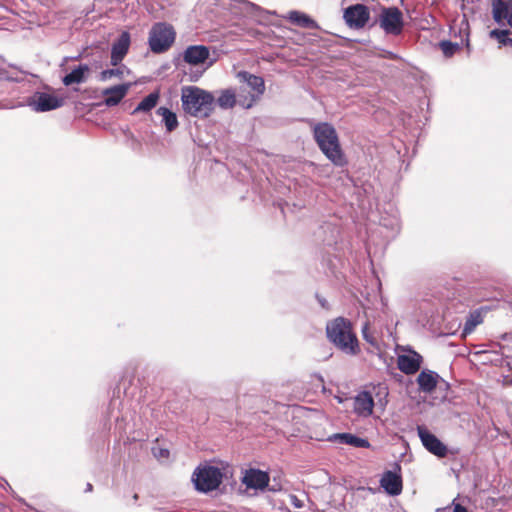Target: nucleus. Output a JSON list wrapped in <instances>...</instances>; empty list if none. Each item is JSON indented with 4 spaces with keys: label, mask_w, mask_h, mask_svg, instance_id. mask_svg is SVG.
<instances>
[{
    "label": "nucleus",
    "mask_w": 512,
    "mask_h": 512,
    "mask_svg": "<svg viewBox=\"0 0 512 512\" xmlns=\"http://www.w3.org/2000/svg\"><path fill=\"white\" fill-rule=\"evenodd\" d=\"M312 131L314 140L326 158L335 166H345L347 160L333 125L327 122L316 123L313 125Z\"/></svg>",
    "instance_id": "f257e3e1"
},
{
    "label": "nucleus",
    "mask_w": 512,
    "mask_h": 512,
    "mask_svg": "<svg viewBox=\"0 0 512 512\" xmlns=\"http://www.w3.org/2000/svg\"><path fill=\"white\" fill-rule=\"evenodd\" d=\"M182 108L196 118H207L214 109L215 98L209 91L197 86H185L181 90Z\"/></svg>",
    "instance_id": "f03ea898"
},
{
    "label": "nucleus",
    "mask_w": 512,
    "mask_h": 512,
    "mask_svg": "<svg viewBox=\"0 0 512 512\" xmlns=\"http://www.w3.org/2000/svg\"><path fill=\"white\" fill-rule=\"evenodd\" d=\"M328 339L343 353L357 355L360 352L359 342L352 330L351 323L342 318H336L326 326Z\"/></svg>",
    "instance_id": "7ed1b4c3"
},
{
    "label": "nucleus",
    "mask_w": 512,
    "mask_h": 512,
    "mask_svg": "<svg viewBox=\"0 0 512 512\" xmlns=\"http://www.w3.org/2000/svg\"><path fill=\"white\" fill-rule=\"evenodd\" d=\"M237 78L243 84L238 93V103L243 108H251L265 92L264 79L246 71H240Z\"/></svg>",
    "instance_id": "20e7f679"
},
{
    "label": "nucleus",
    "mask_w": 512,
    "mask_h": 512,
    "mask_svg": "<svg viewBox=\"0 0 512 512\" xmlns=\"http://www.w3.org/2000/svg\"><path fill=\"white\" fill-rule=\"evenodd\" d=\"M222 478V470L210 464L199 465L192 475L195 488L205 493L217 489L222 482Z\"/></svg>",
    "instance_id": "39448f33"
},
{
    "label": "nucleus",
    "mask_w": 512,
    "mask_h": 512,
    "mask_svg": "<svg viewBox=\"0 0 512 512\" xmlns=\"http://www.w3.org/2000/svg\"><path fill=\"white\" fill-rule=\"evenodd\" d=\"M175 30L172 25L164 22L155 23L150 32L148 43L154 53L168 50L175 41Z\"/></svg>",
    "instance_id": "423d86ee"
},
{
    "label": "nucleus",
    "mask_w": 512,
    "mask_h": 512,
    "mask_svg": "<svg viewBox=\"0 0 512 512\" xmlns=\"http://www.w3.org/2000/svg\"><path fill=\"white\" fill-rule=\"evenodd\" d=\"M401 351L397 356V367L406 375L415 374L423 363V357L410 346H400Z\"/></svg>",
    "instance_id": "0eeeda50"
},
{
    "label": "nucleus",
    "mask_w": 512,
    "mask_h": 512,
    "mask_svg": "<svg viewBox=\"0 0 512 512\" xmlns=\"http://www.w3.org/2000/svg\"><path fill=\"white\" fill-rule=\"evenodd\" d=\"M379 23L385 33L398 35L403 29L402 12L397 7L384 8L379 16Z\"/></svg>",
    "instance_id": "6e6552de"
},
{
    "label": "nucleus",
    "mask_w": 512,
    "mask_h": 512,
    "mask_svg": "<svg viewBox=\"0 0 512 512\" xmlns=\"http://www.w3.org/2000/svg\"><path fill=\"white\" fill-rule=\"evenodd\" d=\"M63 98L45 92H37L28 101V105L36 112H46L61 107Z\"/></svg>",
    "instance_id": "1a4fd4ad"
},
{
    "label": "nucleus",
    "mask_w": 512,
    "mask_h": 512,
    "mask_svg": "<svg viewBox=\"0 0 512 512\" xmlns=\"http://www.w3.org/2000/svg\"><path fill=\"white\" fill-rule=\"evenodd\" d=\"M418 436L423 446L433 455L437 457H445L447 447L424 426H417Z\"/></svg>",
    "instance_id": "9d476101"
},
{
    "label": "nucleus",
    "mask_w": 512,
    "mask_h": 512,
    "mask_svg": "<svg viewBox=\"0 0 512 512\" xmlns=\"http://www.w3.org/2000/svg\"><path fill=\"white\" fill-rule=\"evenodd\" d=\"M369 10L363 4L350 6L344 11V19L349 27L362 28L369 20Z\"/></svg>",
    "instance_id": "9b49d317"
},
{
    "label": "nucleus",
    "mask_w": 512,
    "mask_h": 512,
    "mask_svg": "<svg viewBox=\"0 0 512 512\" xmlns=\"http://www.w3.org/2000/svg\"><path fill=\"white\" fill-rule=\"evenodd\" d=\"M242 482L248 489L264 490L268 486L269 475L259 469H249L245 471Z\"/></svg>",
    "instance_id": "f8f14e48"
},
{
    "label": "nucleus",
    "mask_w": 512,
    "mask_h": 512,
    "mask_svg": "<svg viewBox=\"0 0 512 512\" xmlns=\"http://www.w3.org/2000/svg\"><path fill=\"white\" fill-rule=\"evenodd\" d=\"M130 47V34L124 31L113 43L111 49V65L117 66L124 59Z\"/></svg>",
    "instance_id": "ddd939ff"
},
{
    "label": "nucleus",
    "mask_w": 512,
    "mask_h": 512,
    "mask_svg": "<svg viewBox=\"0 0 512 512\" xmlns=\"http://www.w3.org/2000/svg\"><path fill=\"white\" fill-rule=\"evenodd\" d=\"M374 408V399L370 392L362 391L354 399V412L363 418L372 415Z\"/></svg>",
    "instance_id": "4468645a"
},
{
    "label": "nucleus",
    "mask_w": 512,
    "mask_h": 512,
    "mask_svg": "<svg viewBox=\"0 0 512 512\" xmlns=\"http://www.w3.org/2000/svg\"><path fill=\"white\" fill-rule=\"evenodd\" d=\"M492 16L499 25H504L505 21L512 28V7L504 0L492 1Z\"/></svg>",
    "instance_id": "2eb2a0df"
},
{
    "label": "nucleus",
    "mask_w": 512,
    "mask_h": 512,
    "mask_svg": "<svg viewBox=\"0 0 512 512\" xmlns=\"http://www.w3.org/2000/svg\"><path fill=\"white\" fill-rule=\"evenodd\" d=\"M130 87V83H124L103 90L104 104L108 107L116 106L126 96Z\"/></svg>",
    "instance_id": "dca6fc26"
},
{
    "label": "nucleus",
    "mask_w": 512,
    "mask_h": 512,
    "mask_svg": "<svg viewBox=\"0 0 512 512\" xmlns=\"http://www.w3.org/2000/svg\"><path fill=\"white\" fill-rule=\"evenodd\" d=\"M440 380V376L435 371L423 369L417 376L416 382L419 390L423 393H432Z\"/></svg>",
    "instance_id": "f3484780"
},
{
    "label": "nucleus",
    "mask_w": 512,
    "mask_h": 512,
    "mask_svg": "<svg viewBox=\"0 0 512 512\" xmlns=\"http://www.w3.org/2000/svg\"><path fill=\"white\" fill-rule=\"evenodd\" d=\"M380 486L389 495L397 496L402 492L401 476L396 472L386 471L380 479Z\"/></svg>",
    "instance_id": "a211bd4d"
},
{
    "label": "nucleus",
    "mask_w": 512,
    "mask_h": 512,
    "mask_svg": "<svg viewBox=\"0 0 512 512\" xmlns=\"http://www.w3.org/2000/svg\"><path fill=\"white\" fill-rule=\"evenodd\" d=\"M210 52L206 46L193 45L186 48L183 59L191 65L203 64L209 58Z\"/></svg>",
    "instance_id": "6ab92c4d"
},
{
    "label": "nucleus",
    "mask_w": 512,
    "mask_h": 512,
    "mask_svg": "<svg viewBox=\"0 0 512 512\" xmlns=\"http://www.w3.org/2000/svg\"><path fill=\"white\" fill-rule=\"evenodd\" d=\"M473 356L483 365L502 366L505 362L502 354L496 350H478Z\"/></svg>",
    "instance_id": "aec40b11"
},
{
    "label": "nucleus",
    "mask_w": 512,
    "mask_h": 512,
    "mask_svg": "<svg viewBox=\"0 0 512 512\" xmlns=\"http://www.w3.org/2000/svg\"><path fill=\"white\" fill-rule=\"evenodd\" d=\"M330 439L334 440V441H338L343 444L353 446V447H358V448H369L370 447V443L367 439L360 438V437L355 436L350 433L334 434Z\"/></svg>",
    "instance_id": "412c9836"
},
{
    "label": "nucleus",
    "mask_w": 512,
    "mask_h": 512,
    "mask_svg": "<svg viewBox=\"0 0 512 512\" xmlns=\"http://www.w3.org/2000/svg\"><path fill=\"white\" fill-rule=\"evenodd\" d=\"M88 72V65H79L63 78V83L66 86L83 83L86 80V74Z\"/></svg>",
    "instance_id": "4be33fe9"
},
{
    "label": "nucleus",
    "mask_w": 512,
    "mask_h": 512,
    "mask_svg": "<svg viewBox=\"0 0 512 512\" xmlns=\"http://www.w3.org/2000/svg\"><path fill=\"white\" fill-rule=\"evenodd\" d=\"M482 322H483L482 311L475 310V311L471 312L465 321L461 336L463 338L467 337Z\"/></svg>",
    "instance_id": "5701e85b"
},
{
    "label": "nucleus",
    "mask_w": 512,
    "mask_h": 512,
    "mask_svg": "<svg viewBox=\"0 0 512 512\" xmlns=\"http://www.w3.org/2000/svg\"><path fill=\"white\" fill-rule=\"evenodd\" d=\"M287 19L292 23L304 27V28H316V22L311 19L307 14L299 12V11H290L288 13Z\"/></svg>",
    "instance_id": "b1692460"
},
{
    "label": "nucleus",
    "mask_w": 512,
    "mask_h": 512,
    "mask_svg": "<svg viewBox=\"0 0 512 512\" xmlns=\"http://www.w3.org/2000/svg\"><path fill=\"white\" fill-rule=\"evenodd\" d=\"M156 113L162 117L166 130L168 132H172L178 127V120L176 114L168 108L159 107Z\"/></svg>",
    "instance_id": "393cba45"
},
{
    "label": "nucleus",
    "mask_w": 512,
    "mask_h": 512,
    "mask_svg": "<svg viewBox=\"0 0 512 512\" xmlns=\"http://www.w3.org/2000/svg\"><path fill=\"white\" fill-rule=\"evenodd\" d=\"M237 101L235 92L231 89H226L221 91L217 99V104L222 109H230L234 107Z\"/></svg>",
    "instance_id": "a878e982"
},
{
    "label": "nucleus",
    "mask_w": 512,
    "mask_h": 512,
    "mask_svg": "<svg viewBox=\"0 0 512 512\" xmlns=\"http://www.w3.org/2000/svg\"><path fill=\"white\" fill-rule=\"evenodd\" d=\"M158 99V93H150L137 105V107L133 110V114L150 111L156 106Z\"/></svg>",
    "instance_id": "bb28decb"
},
{
    "label": "nucleus",
    "mask_w": 512,
    "mask_h": 512,
    "mask_svg": "<svg viewBox=\"0 0 512 512\" xmlns=\"http://www.w3.org/2000/svg\"><path fill=\"white\" fill-rule=\"evenodd\" d=\"M125 71L129 72L128 69L123 65L113 69H106L100 73L99 79L101 81H108L112 78L122 79L124 77Z\"/></svg>",
    "instance_id": "cd10ccee"
},
{
    "label": "nucleus",
    "mask_w": 512,
    "mask_h": 512,
    "mask_svg": "<svg viewBox=\"0 0 512 512\" xmlns=\"http://www.w3.org/2000/svg\"><path fill=\"white\" fill-rule=\"evenodd\" d=\"M509 34L510 31L507 29H493L489 32L490 38L496 39L502 46L508 45L510 41Z\"/></svg>",
    "instance_id": "c85d7f7f"
},
{
    "label": "nucleus",
    "mask_w": 512,
    "mask_h": 512,
    "mask_svg": "<svg viewBox=\"0 0 512 512\" xmlns=\"http://www.w3.org/2000/svg\"><path fill=\"white\" fill-rule=\"evenodd\" d=\"M362 336L364 340L373 347L378 346V338L371 330L369 322H366L362 327Z\"/></svg>",
    "instance_id": "c756f323"
},
{
    "label": "nucleus",
    "mask_w": 512,
    "mask_h": 512,
    "mask_svg": "<svg viewBox=\"0 0 512 512\" xmlns=\"http://www.w3.org/2000/svg\"><path fill=\"white\" fill-rule=\"evenodd\" d=\"M502 369L501 378L502 384L505 386L512 385V366L510 362L506 361L502 366H499Z\"/></svg>",
    "instance_id": "7c9ffc66"
},
{
    "label": "nucleus",
    "mask_w": 512,
    "mask_h": 512,
    "mask_svg": "<svg viewBox=\"0 0 512 512\" xmlns=\"http://www.w3.org/2000/svg\"><path fill=\"white\" fill-rule=\"evenodd\" d=\"M381 224L392 231H398L400 228V220L396 212L389 219L382 217Z\"/></svg>",
    "instance_id": "2f4dec72"
},
{
    "label": "nucleus",
    "mask_w": 512,
    "mask_h": 512,
    "mask_svg": "<svg viewBox=\"0 0 512 512\" xmlns=\"http://www.w3.org/2000/svg\"><path fill=\"white\" fill-rule=\"evenodd\" d=\"M152 454L153 456L159 460V461H166L168 460L169 456H170V451L166 448H162L160 446H154L152 448Z\"/></svg>",
    "instance_id": "473e14b6"
},
{
    "label": "nucleus",
    "mask_w": 512,
    "mask_h": 512,
    "mask_svg": "<svg viewBox=\"0 0 512 512\" xmlns=\"http://www.w3.org/2000/svg\"><path fill=\"white\" fill-rule=\"evenodd\" d=\"M243 11H245L248 14H254L255 12H258L261 10L259 6H257L254 3H251L247 0H236Z\"/></svg>",
    "instance_id": "72a5a7b5"
},
{
    "label": "nucleus",
    "mask_w": 512,
    "mask_h": 512,
    "mask_svg": "<svg viewBox=\"0 0 512 512\" xmlns=\"http://www.w3.org/2000/svg\"><path fill=\"white\" fill-rule=\"evenodd\" d=\"M440 47L442 49L443 54L447 57L452 56L455 53V51L458 49V45L454 44L450 41H442L440 43Z\"/></svg>",
    "instance_id": "f704fd0d"
},
{
    "label": "nucleus",
    "mask_w": 512,
    "mask_h": 512,
    "mask_svg": "<svg viewBox=\"0 0 512 512\" xmlns=\"http://www.w3.org/2000/svg\"><path fill=\"white\" fill-rule=\"evenodd\" d=\"M288 501L289 503L294 507V508H297V509H300L304 506V501L300 498H298L296 495L294 494H290L288 496Z\"/></svg>",
    "instance_id": "c9c22d12"
},
{
    "label": "nucleus",
    "mask_w": 512,
    "mask_h": 512,
    "mask_svg": "<svg viewBox=\"0 0 512 512\" xmlns=\"http://www.w3.org/2000/svg\"><path fill=\"white\" fill-rule=\"evenodd\" d=\"M453 512H467V510L460 504H455Z\"/></svg>",
    "instance_id": "e433bc0d"
},
{
    "label": "nucleus",
    "mask_w": 512,
    "mask_h": 512,
    "mask_svg": "<svg viewBox=\"0 0 512 512\" xmlns=\"http://www.w3.org/2000/svg\"><path fill=\"white\" fill-rule=\"evenodd\" d=\"M87 490H88V491H91V490H92V485H91V484H87Z\"/></svg>",
    "instance_id": "4c0bfd02"
},
{
    "label": "nucleus",
    "mask_w": 512,
    "mask_h": 512,
    "mask_svg": "<svg viewBox=\"0 0 512 512\" xmlns=\"http://www.w3.org/2000/svg\"><path fill=\"white\" fill-rule=\"evenodd\" d=\"M508 45L512 46V39L510 38V41L508 42Z\"/></svg>",
    "instance_id": "58836bf2"
}]
</instances>
